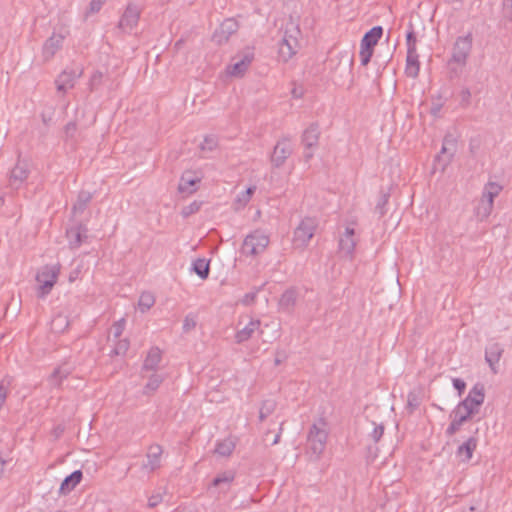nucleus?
Listing matches in <instances>:
<instances>
[{
    "instance_id": "1",
    "label": "nucleus",
    "mask_w": 512,
    "mask_h": 512,
    "mask_svg": "<svg viewBox=\"0 0 512 512\" xmlns=\"http://www.w3.org/2000/svg\"><path fill=\"white\" fill-rule=\"evenodd\" d=\"M485 389L481 383H476L469 391L467 397L462 400L452 411V415L464 416L466 420H470L474 415L478 414L480 407L484 403Z\"/></svg>"
},
{
    "instance_id": "2",
    "label": "nucleus",
    "mask_w": 512,
    "mask_h": 512,
    "mask_svg": "<svg viewBox=\"0 0 512 512\" xmlns=\"http://www.w3.org/2000/svg\"><path fill=\"white\" fill-rule=\"evenodd\" d=\"M318 220L315 217H304L294 228L292 244L295 249L304 250L313 238L317 228Z\"/></svg>"
},
{
    "instance_id": "3",
    "label": "nucleus",
    "mask_w": 512,
    "mask_h": 512,
    "mask_svg": "<svg viewBox=\"0 0 512 512\" xmlns=\"http://www.w3.org/2000/svg\"><path fill=\"white\" fill-rule=\"evenodd\" d=\"M61 270L60 263L42 266L36 274V281L39 284L37 289L38 298H45L57 283Z\"/></svg>"
},
{
    "instance_id": "4",
    "label": "nucleus",
    "mask_w": 512,
    "mask_h": 512,
    "mask_svg": "<svg viewBox=\"0 0 512 512\" xmlns=\"http://www.w3.org/2000/svg\"><path fill=\"white\" fill-rule=\"evenodd\" d=\"M327 437L326 422L324 419H319L317 423L311 426L307 437L308 446L316 457H319L323 453L326 447Z\"/></svg>"
},
{
    "instance_id": "5",
    "label": "nucleus",
    "mask_w": 512,
    "mask_h": 512,
    "mask_svg": "<svg viewBox=\"0 0 512 512\" xmlns=\"http://www.w3.org/2000/svg\"><path fill=\"white\" fill-rule=\"evenodd\" d=\"M299 29L290 23V27L287 25L284 35L279 42V57L284 61H288L295 55L298 48Z\"/></svg>"
},
{
    "instance_id": "6",
    "label": "nucleus",
    "mask_w": 512,
    "mask_h": 512,
    "mask_svg": "<svg viewBox=\"0 0 512 512\" xmlns=\"http://www.w3.org/2000/svg\"><path fill=\"white\" fill-rule=\"evenodd\" d=\"M383 34L381 26H375L366 32L360 44V61L363 66H366L373 55L374 46L378 43Z\"/></svg>"
},
{
    "instance_id": "7",
    "label": "nucleus",
    "mask_w": 512,
    "mask_h": 512,
    "mask_svg": "<svg viewBox=\"0 0 512 512\" xmlns=\"http://www.w3.org/2000/svg\"><path fill=\"white\" fill-rule=\"evenodd\" d=\"M472 49V36L468 34L466 36L458 37L453 45L452 55L449 60V65H456L457 67H463L466 65L467 58L470 55Z\"/></svg>"
},
{
    "instance_id": "8",
    "label": "nucleus",
    "mask_w": 512,
    "mask_h": 512,
    "mask_svg": "<svg viewBox=\"0 0 512 512\" xmlns=\"http://www.w3.org/2000/svg\"><path fill=\"white\" fill-rule=\"evenodd\" d=\"M269 244V237L263 232L256 230L247 235L242 244V253L246 255H258L262 253Z\"/></svg>"
},
{
    "instance_id": "9",
    "label": "nucleus",
    "mask_w": 512,
    "mask_h": 512,
    "mask_svg": "<svg viewBox=\"0 0 512 512\" xmlns=\"http://www.w3.org/2000/svg\"><path fill=\"white\" fill-rule=\"evenodd\" d=\"M254 59V52L251 48H246L240 55L233 58L234 63L227 69L231 76H242Z\"/></svg>"
},
{
    "instance_id": "10",
    "label": "nucleus",
    "mask_w": 512,
    "mask_h": 512,
    "mask_svg": "<svg viewBox=\"0 0 512 512\" xmlns=\"http://www.w3.org/2000/svg\"><path fill=\"white\" fill-rule=\"evenodd\" d=\"M82 73L81 68L63 70L55 80L57 91L65 94L69 89H72Z\"/></svg>"
},
{
    "instance_id": "11",
    "label": "nucleus",
    "mask_w": 512,
    "mask_h": 512,
    "mask_svg": "<svg viewBox=\"0 0 512 512\" xmlns=\"http://www.w3.org/2000/svg\"><path fill=\"white\" fill-rule=\"evenodd\" d=\"M140 14L141 11L136 5L128 4L119 20L118 29L122 32L130 33L137 26Z\"/></svg>"
},
{
    "instance_id": "12",
    "label": "nucleus",
    "mask_w": 512,
    "mask_h": 512,
    "mask_svg": "<svg viewBox=\"0 0 512 512\" xmlns=\"http://www.w3.org/2000/svg\"><path fill=\"white\" fill-rule=\"evenodd\" d=\"M239 29V24L234 18L225 19L219 28L213 34V41L221 45L226 43L229 38Z\"/></svg>"
},
{
    "instance_id": "13",
    "label": "nucleus",
    "mask_w": 512,
    "mask_h": 512,
    "mask_svg": "<svg viewBox=\"0 0 512 512\" xmlns=\"http://www.w3.org/2000/svg\"><path fill=\"white\" fill-rule=\"evenodd\" d=\"M292 147L289 139L284 138L277 142L274 147L271 162L275 167H281L286 159L291 155Z\"/></svg>"
},
{
    "instance_id": "14",
    "label": "nucleus",
    "mask_w": 512,
    "mask_h": 512,
    "mask_svg": "<svg viewBox=\"0 0 512 512\" xmlns=\"http://www.w3.org/2000/svg\"><path fill=\"white\" fill-rule=\"evenodd\" d=\"M87 233L88 229L83 224H77L67 229L66 237L68 239L69 247L71 249L79 248L88 238Z\"/></svg>"
},
{
    "instance_id": "15",
    "label": "nucleus",
    "mask_w": 512,
    "mask_h": 512,
    "mask_svg": "<svg viewBox=\"0 0 512 512\" xmlns=\"http://www.w3.org/2000/svg\"><path fill=\"white\" fill-rule=\"evenodd\" d=\"M356 244L357 238L355 236V230L351 227H346L345 232L339 239L340 253L346 257L352 258Z\"/></svg>"
},
{
    "instance_id": "16",
    "label": "nucleus",
    "mask_w": 512,
    "mask_h": 512,
    "mask_svg": "<svg viewBox=\"0 0 512 512\" xmlns=\"http://www.w3.org/2000/svg\"><path fill=\"white\" fill-rule=\"evenodd\" d=\"M65 35L53 33L43 44L42 56L45 61L53 58L58 50L61 49Z\"/></svg>"
},
{
    "instance_id": "17",
    "label": "nucleus",
    "mask_w": 512,
    "mask_h": 512,
    "mask_svg": "<svg viewBox=\"0 0 512 512\" xmlns=\"http://www.w3.org/2000/svg\"><path fill=\"white\" fill-rule=\"evenodd\" d=\"M162 453L163 450L160 445H150L146 454L147 461L142 464V469L149 472H153L158 469L160 467Z\"/></svg>"
},
{
    "instance_id": "18",
    "label": "nucleus",
    "mask_w": 512,
    "mask_h": 512,
    "mask_svg": "<svg viewBox=\"0 0 512 512\" xmlns=\"http://www.w3.org/2000/svg\"><path fill=\"white\" fill-rule=\"evenodd\" d=\"M161 360L162 351L158 347H151L142 365V377H146L145 373L156 371Z\"/></svg>"
},
{
    "instance_id": "19",
    "label": "nucleus",
    "mask_w": 512,
    "mask_h": 512,
    "mask_svg": "<svg viewBox=\"0 0 512 512\" xmlns=\"http://www.w3.org/2000/svg\"><path fill=\"white\" fill-rule=\"evenodd\" d=\"M28 165L24 162H18L11 170L9 177V185L13 189H18L28 178Z\"/></svg>"
},
{
    "instance_id": "20",
    "label": "nucleus",
    "mask_w": 512,
    "mask_h": 512,
    "mask_svg": "<svg viewBox=\"0 0 512 512\" xmlns=\"http://www.w3.org/2000/svg\"><path fill=\"white\" fill-rule=\"evenodd\" d=\"M503 352H504V349L497 342L491 343L486 347L485 360L488 363V365L490 366L493 373L497 372L495 366L499 362Z\"/></svg>"
},
{
    "instance_id": "21",
    "label": "nucleus",
    "mask_w": 512,
    "mask_h": 512,
    "mask_svg": "<svg viewBox=\"0 0 512 512\" xmlns=\"http://www.w3.org/2000/svg\"><path fill=\"white\" fill-rule=\"evenodd\" d=\"M190 171H186L180 178L178 191L183 194L190 195L196 191L195 185L200 182L197 177H192Z\"/></svg>"
},
{
    "instance_id": "22",
    "label": "nucleus",
    "mask_w": 512,
    "mask_h": 512,
    "mask_svg": "<svg viewBox=\"0 0 512 512\" xmlns=\"http://www.w3.org/2000/svg\"><path fill=\"white\" fill-rule=\"evenodd\" d=\"M83 474L80 470H76L68 475L61 483L59 493L65 495L72 491L76 485L82 480Z\"/></svg>"
},
{
    "instance_id": "23",
    "label": "nucleus",
    "mask_w": 512,
    "mask_h": 512,
    "mask_svg": "<svg viewBox=\"0 0 512 512\" xmlns=\"http://www.w3.org/2000/svg\"><path fill=\"white\" fill-rule=\"evenodd\" d=\"M297 301V292L295 289L286 290L279 299V309L290 313Z\"/></svg>"
},
{
    "instance_id": "24",
    "label": "nucleus",
    "mask_w": 512,
    "mask_h": 512,
    "mask_svg": "<svg viewBox=\"0 0 512 512\" xmlns=\"http://www.w3.org/2000/svg\"><path fill=\"white\" fill-rule=\"evenodd\" d=\"M456 139L452 135H446L443 140L441 149V155L437 156V160L440 161L443 155L447 154L444 165L450 163L455 151H456Z\"/></svg>"
},
{
    "instance_id": "25",
    "label": "nucleus",
    "mask_w": 512,
    "mask_h": 512,
    "mask_svg": "<svg viewBox=\"0 0 512 512\" xmlns=\"http://www.w3.org/2000/svg\"><path fill=\"white\" fill-rule=\"evenodd\" d=\"M477 448V439L475 437H469L463 444H461L456 454L461 457L463 461H469L472 458L473 452Z\"/></svg>"
},
{
    "instance_id": "26",
    "label": "nucleus",
    "mask_w": 512,
    "mask_h": 512,
    "mask_svg": "<svg viewBox=\"0 0 512 512\" xmlns=\"http://www.w3.org/2000/svg\"><path fill=\"white\" fill-rule=\"evenodd\" d=\"M261 322L259 320H251L243 329L237 331L235 340L237 343H243L249 340L253 333L259 330Z\"/></svg>"
},
{
    "instance_id": "27",
    "label": "nucleus",
    "mask_w": 512,
    "mask_h": 512,
    "mask_svg": "<svg viewBox=\"0 0 512 512\" xmlns=\"http://www.w3.org/2000/svg\"><path fill=\"white\" fill-rule=\"evenodd\" d=\"M417 51L407 52L405 73L408 77L416 78L420 71Z\"/></svg>"
},
{
    "instance_id": "28",
    "label": "nucleus",
    "mask_w": 512,
    "mask_h": 512,
    "mask_svg": "<svg viewBox=\"0 0 512 512\" xmlns=\"http://www.w3.org/2000/svg\"><path fill=\"white\" fill-rule=\"evenodd\" d=\"M319 127L317 124H311L302 135V142L306 148L317 146L319 140Z\"/></svg>"
},
{
    "instance_id": "29",
    "label": "nucleus",
    "mask_w": 512,
    "mask_h": 512,
    "mask_svg": "<svg viewBox=\"0 0 512 512\" xmlns=\"http://www.w3.org/2000/svg\"><path fill=\"white\" fill-rule=\"evenodd\" d=\"M146 377L148 378V381L143 388V394L151 395L160 387V385L164 381V376L154 371L151 375Z\"/></svg>"
},
{
    "instance_id": "30",
    "label": "nucleus",
    "mask_w": 512,
    "mask_h": 512,
    "mask_svg": "<svg viewBox=\"0 0 512 512\" xmlns=\"http://www.w3.org/2000/svg\"><path fill=\"white\" fill-rule=\"evenodd\" d=\"M236 447V441L233 437H228L217 443L214 452L220 456L228 457Z\"/></svg>"
},
{
    "instance_id": "31",
    "label": "nucleus",
    "mask_w": 512,
    "mask_h": 512,
    "mask_svg": "<svg viewBox=\"0 0 512 512\" xmlns=\"http://www.w3.org/2000/svg\"><path fill=\"white\" fill-rule=\"evenodd\" d=\"M91 199L92 194L90 192L80 191L72 208L73 213H82L86 209L87 204L91 201Z\"/></svg>"
},
{
    "instance_id": "32",
    "label": "nucleus",
    "mask_w": 512,
    "mask_h": 512,
    "mask_svg": "<svg viewBox=\"0 0 512 512\" xmlns=\"http://www.w3.org/2000/svg\"><path fill=\"white\" fill-rule=\"evenodd\" d=\"M192 270L201 278L207 279L210 273L209 261L198 258L193 262Z\"/></svg>"
},
{
    "instance_id": "33",
    "label": "nucleus",
    "mask_w": 512,
    "mask_h": 512,
    "mask_svg": "<svg viewBox=\"0 0 512 512\" xmlns=\"http://www.w3.org/2000/svg\"><path fill=\"white\" fill-rule=\"evenodd\" d=\"M69 374V370L58 367L48 377V382L52 387H60L62 381L66 379Z\"/></svg>"
},
{
    "instance_id": "34",
    "label": "nucleus",
    "mask_w": 512,
    "mask_h": 512,
    "mask_svg": "<svg viewBox=\"0 0 512 512\" xmlns=\"http://www.w3.org/2000/svg\"><path fill=\"white\" fill-rule=\"evenodd\" d=\"M276 406L277 404L275 400H264L259 410V420L264 421L269 415H271L275 411Z\"/></svg>"
},
{
    "instance_id": "35",
    "label": "nucleus",
    "mask_w": 512,
    "mask_h": 512,
    "mask_svg": "<svg viewBox=\"0 0 512 512\" xmlns=\"http://www.w3.org/2000/svg\"><path fill=\"white\" fill-rule=\"evenodd\" d=\"M451 417H453V420L446 429V435L449 437L456 434L461 429L462 425L468 421L464 416L460 415H452Z\"/></svg>"
},
{
    "instance_id": "36",
    "label": "nucleus",
    "mask_w": 512,
    "mask_h": 512,
    "mask_svg": "<svg viewBox=\"0 0 512 512\" xmlns=\"http://www.w3.org/2000/svg\"><path fill=\"white\" fill-rule=\"evenodd\" d=\"M235 479V473L233 471H225L218 474L212 481V486L219 487L222 484H227L228 486Z\"/></svg>"
},
{
    "instance_id": "37",
    "label": "nucleus",
    "mask_w": 512,
    "mask_h": 512,
    "mask_svg": "<svg viewBox=\"0 0 512 512\" xmlns=\"http://www.w3.org/2000/svg\"><path fill=\"white\" fill-rule=\"evenodd\" d=\"M155 303V298L152 293L150 292H143L140 295L139 301H138V307L141 310V312L148 311Z\"/></svg>"
},
{
    "instance_id": "38",
    "label": "nucleus",
    "mask_w": 512,
    "mask_h": 512,
    "mask_svg": "<svg viewBox=\"0 0 512 512\" xmlns=\"http://www.w3.org/2000/svg\"><path fill=\"white\" fill-rule=\"evenodd\" d=\"M51 325L53 330L62 332L68 327L69 321L66 316L59 314L52 320Z\"/></svg>"
},
{
    "instance_id": "39",
    "label": "nucleus",
    "mask_w": 512,
    "mask_h": 512,
    "mask_svg": "<svg viewBox=\"0 0 512 512\" xmlns=\"http://www.w3.org/2000/svg\"><path fill=\"white\" fill-rule=\"evenodd\" d=\"M256 187L251 186L247 188L244 192L239 194L236 198V203L239 204L240 207H244L251 200L253 193L255 192Z\"/></svg>"
},
{
    "instance_id": "40",
    "label": "nucleus",
    "mask_w": 512,
    "mask_h": 512,
    "mask_svg": "<svg viewBox=\"0 0 512 512\" xmlns=\"http://www.w3.org/2000/svg\"><path fill=\"white\" fill-rule=\"evenodd\" d=\"M129 345L130 343L128 339H120L115 344L111 353L113 355H124L128 351Z\"/></svg>"
},
{
    "instance_id": "41",
    "label": "nucleus",
    "mask_w": 512,
    "mask_h": 512,
    "mask_svg": "<svg viewBox=\"0 0 512 512\" xmlns=\"http://www.w3.org/2000/svg\"><path fill=\"white\" fill-rule=\"evenodd\" d=\"M493 210V206L480 200L479 206L477 207V216L481 219L487 218Z\"/></svg>"
},
{
    "instance_id": "42",
    "label": "nucleus",
    "mask_w": 512,
    "mask_h": 512,
    "mask_svg": "<svg viewBox=\"0 0 512 512\" xmlns=\"http://www.w3.org/2000/svg\"><path fill=\"white\" fill-rule=\"evenodd\" d=\"M201 208V202L194 201L191 204L184 206L181 210V215L186 218L198 212Z\"/></svg>"
},
{
    "instance_id": "43",
    "label": "nucleus",
    "mask_w": 512,
    "mask_h": 512,
    "mask_svg": "<svg viewBox=\"0 0 512 512\" xmlns=\"http://www.w3.org/2000/svg\"><path fill=\"white\" fill-rule=\"evenodd\" d=\"M388 199H389V194H387V193H382L379 198V201L375 207V211H376V213L379 214L380 217H382L386 213L385 206L388 203Z\"/></svg>"
},
{
    "instance_id": "44",
    "label": "nucleus",
    "mask_w": 512,
    "mask_h": 512,
    "mask_svg": "<svg viewBox=\"0 0 512 512\" xmlns=\"http://www.w3.org/2000/svg\"><path fill=\"white\" fill-rule=\"evenodd\" d=\"M103 75L101 72L96 71L92 74L89 81L90 91H94L102 82Z\"/></svg>"
},
{
    "instance_id": "45",
    "label": "nucleus",
    "mask_w": 512,
    "mask_h": 512,
    "mask_svg": "<svg viewBox=\"0 0 512 512\" xmlns=\"http://www.w3.org/2000/svg\"><path fill=\"white\" fill-rule=\"evenodd\" d=\"M416 36L414 31L411 29L407 35H406V42H407V52H413L416 50Z\"/></svg>"
},
{
    "instance_id": "46",
    "label": "nucleus",
    "mask_w": 512,
    "mask_h": 512,
    "mask_svg": "<svg viewBox=\"0 0 512 512\" xmlns=\"http://www.w3.org/2000/svg\"><path fill=\"white\" fill-rule=\"evenodd\" d=\"M105 1L106 0H91V2L89 4V8L86 11V16H88L89 14H94V13L99 12Z\"/></svg>"
},
{
    "instance_id": "47",
    "label": "nucleus",
    "mask_w": 512,
    "mask_h": 512,
    "mask_svg": "<svg viewBox=\"0 0 512 512\" xmlns=\"http://www.w3.org/2000/svg\"><path fill=\"white\" fill-rule=\"evenodd\" d=\"M76 131H77V124H76V122H73V121L67 123L64 128V133H65V136L67 139L74 138Z\"/></svg>"
},
{
    "instance_id": "48",
    "label": "nucleus",
    "mask_w": 512,
    "mask_h": 512,
    "mask_svg": "<svg viewBox=\"0 0 512 512\" xmlns=\"http://www.w3.org/2000/svg\"><path fill=\"white\" fill-rule=\"evenodd\" d=\"M196 327V320L194 317L187 315L183 321V331L189 332Z\"/></svg>"
},
{
    "instance_id": "49",
    "label": "nucleus",
    "mask_w": 512,
    "mask_h": 512,
    "mask_svg": "<svg viewBox=\"0 0 512 512\" xmlns=\"http://www.w3.org/2000/svg\"><path fill=\"white\" fill-rule=\"evenodd\" d=\"M124 324H125L124 319H121L113 325L112 333H113V336L115 339H118L122 335L123 330H124Z\"/></svg>"
},
{
    "instance_id": "50",
    "label": "nucleus",
    "mask_w": 512,
    "mask_h": 512,
    "mask_svg": "<svg viewBox=\"0 0 512 512\" xmlns=\"http://www.w3.org/2000/svg\"><path fill=\"white\" fill-rule=\"evenodd\" d=\"M217 146V140L214 137H206L201 145L202 150L212 151Z\"/></svg>"
},
{
    "instance_id": "51",
    "label": "nucleus",
    "mask_w": 512,
    "mask_h": 512,
    "mask_svg": "<svg viewBox=\"0 0 512 512\" xmlns=\"http://www.w3.org/2000/svg\"><path fill=\"white\" fill-rule=\"evenodd\" d=\"M484 190H486L487 192H491L493 195L497 197L502 190V186L495 182H489L485 185Z\"/></svg>"
},
{
    "instance_id": "52",
    "label": "nucleus",
    "mask_w": 512,
    "mask_h": 512,
    "mask_svg": "<svg viewBox=\"0 0 512 512\" xmlns=\"http://www.w3.org/2000/svg\"><path fill=\"white\" fill-rule=\"evenodd\" d=\"M258 291H259V289H257L254 292H250V293L245 294L243 296V298L241 299V303L243 305H245V306H249V305L253 304L255 302L256 295H257Z\"/></svg>"
},
{
    "instance_id": "53",
    "label": "nucleus",
    "mask_w": 512,
    "mask_h": 512,
    "mask_svg": "<svg viewBox=\"0 0 512 512\" xmlns=\"http://www.w3.org/2000/svg\"><path fill=\"white\" fill-rule=\"evenodd\" d=\"M453 386L458 391L459 396L464 392L466 388V383L464 380L460 378H454L453 379Z\"/></svg>"
},
{
    "instance_id": "54",
    "label": "nucleus",
    "mask_w": 512,
    "mask_h": 512,
    "mask_svg": "<svg viewBox=\"0 0 512 512\" xmlns=\"http://www.w3.org/2000/svg\"><path fill=\"white\" fill-rule=\"evenodd\" d=\"M418 399L416 394L409 393L407 396V406L413 411L418 406Z\"/></svg>"
},
{
    "instance_id": "55",
    "label": "nucleus",
    "mask_w": 512,
    "mask_h": 512,
    "mask_svg": "<svg viewBox=\"0 0 512 512\" xmlns=\"http://www.w3.org/2000/svg\"><path fill=\"white\" fill-rule=\"evenodd\" d=\"M383 433H384V426L378 425L374 428V430L371 434V437L373 438V440L375 442H378L381 439V437L383 436Z\"/></svg>"
},
{
    "instance_id": "56",
    "label": "nucleus",
    "mask_w": 512,
    "mask_h": 512,
    "mask_svg": "<svg viewBox=\"0 0 512 512\" xmlns=\"http://www.w3.org/2000/svg\"><path fill=\"white\" fill-rule=\"evenodd\" d=\"M162 501V495L161 494H155L149 497L148 499V506L150 508L156 507L159 503Z\"/></svg>"
},
{
    "instance_id": "57",
    "label": "nucleus",
    "mask_w": 512,
    "mask_h": 512,
    "mask_svg": "<svg viewBox=\"0 0 512 512\" xmlns=\"http://www.w3.org/2000/svg\"><path fill=\"white\" fill-rule=\"evenodd\" d=\"M495 197L496 196L493 195L491 192H487L486 190H484L481 200H484V202L491 204L493 206Z\"/></svg>"
},
{
    "instance_id": "58",
    "label": "nucleus",
    "mask_w": 512,
    "mask_h": 512,
    "mask_svg": "<svg viewBox=\"0 0 512 512\" xmlns=\"http://www.w3.org/2000/svg\"><path fill=\"white\" fill-rule=\"evenodd\" d=\"M441 107H442L441 104H438V103L433 104L430 109L431 114L435 117L438 116L440 113Z\"/></svg>"
},
{
    "instance_id": "59",
    "label": "nucleus",
    "mask_w": 512,
    "mask_h": 512,
    "mask_svg": "<svg viewBox=\"0 0 512 512\" xmlns=\"http://www.w3.org/2000/svg\"><path fill=\"white\" fill-rule=\"evenodd\" d=\"M503 16L504 18H506L508 21H512V8H508V7H503Z\"/></svg>"
},
{
    "instance_id": "60",
    "label": "nucleus",
    "mask_w": 512,
    "mask_h": 512,
    "mask_svg": "<svg viewBox=\"0 0 512 512\" xmlns=\"http://www.w3.org/2000/svg\"><path fill=\"white\" fill-rule=\"evenodd\" d=\"M291 93H292V96L297 99L301 98L303 96L302 88H293Z\"/></svg>"
},
{
    "instance_id": "61",
    "label": "nucleus",
    "mask_w": 512,
    "mask_h": 512,
    "mask_svg": "<svg viewBox=\"0 0 512 512\" xmlns=\"http://www.w3.org/2000/svg\"><path fill=\"white\" fill-rule=\"evenodd\" d=\"M281 432H282V427H280L279 433L275 435V437H274V439L272 441V445H275V444H277L279 442Z\"/></svg>"
},
{
    "instance_id": "62",
    "label": "nucleus",
    "mask_w": 512,
    "mask_h": 512,
    "mask_svg": "<svg viewBox=\"0 0 512 512\" xmlns=\"http://www.w3.org/2000/svg\"><path fill=\"white\" fill-rule=\"evenodd\" d=\"M503 7L512 8V0H503Z\"/></svg>"
},
{
    "instance_id": "63",
    "label": "nucleus",
    "mask_w": 512,
    "mask_h": 512,
    "mask_svg": "<svg viewBox=\"0 0 512 512\" xmlns=\"http://www.w3.org/2000/svg\"><path fill=\"white\" fill-rule=\"evenodd\" d=\"M312 157H313V153L312 152H305L304 158H305L306 161H309Z\"/></svg>"
},
{
    "instance_id": "64",
    "label": "nucleus",
    "mask_w": 512,
    "mask_h": 512,
    "mask_svg": "<svg viewBox=\"0 0 512 512\" xmlns=\"http://www.w3.org/2000/svg\"><path fill=\"white\" fill-rule=\"evenodd\" d=\"M77 275H78V271H76L75 273H72V274L70 275V277H69V280H70V281H73V280L77 277Z\"/></svg>"
}]
</instances>
